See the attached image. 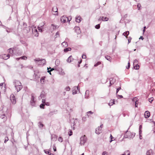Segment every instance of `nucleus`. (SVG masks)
<instances>
[{
	"instance_id": "55",
	"label": "nucleus",
	"mask_w": 155,
	"mask_h": 155,
	"mask_svg": "<svg viewBox=\"0 0 155 155\" xmlns=\"http://www.w3.org/2000/svg\"><path fill=\"white\" fill-rule=\"evenodd\" d=\"M116 95L118 97H119V98H122L123 97V96L121 95H117V94Z\"/></svg>"
},
{
	"instance_id": "1",
	"label": "nucleus",
	"mask_w": 155,
	"mask_h": 155,
	"mask_svg": "<svg viewBox=\"0 0 155 155\" xmlns=\"http://www.w3.org/2000/svg\"><path fill=\"white\" fill-rule=\"evenodd\" d=\"M13 84L17 92H18L22 88V86L20 81L17 80H15L13 81Z\"/></svg>"
},
{
	"instance_id": "38",
	"label": "nucleus",
	"mask_w": 155,
	"mask_h": 155,
	"mask_svg": "<svg viewBox=\"0 0 155 155\" xmlns=\"http://www.w3.org/2000/svg\"><path fill=\"white\" fill-rule=\"evenodd\" d=\"M68 134L69 136H71L72 134V132L71 130H69L68 132Z\"/></svg>"
},
{
	"instance_id": "18",
	"label": "nucleus",
	"mask_w": 155,
	"mask_h": 155,
	"mask_svg": "<svg viewBox=\"0 0 155 155\" xmlns=\"http://www.w3.org/2000/svg\"><path fill=\"white\" fill-rule=\"evenodd\" d=\"M75 31L78 34H79L81 33V31L80 28L78 27H75L74 28Z\"/></svg>"
},
{
	"instance_id": "32",
	"label": "nucleus",
	"mask_w": 155,
	"mask_h": 155,
	"mask_svg": "<svg viewBox=\"0 0 155 155\" xmlns=\"http://www.w3.org/2000/svg\"><path fill=\"white\" fill-rule=\"evenodd\" d=\"M134 68L136 70H138L139 68V66L138 64H136L134 65Z\"/></svg>"
},
{
	"instance_id": "26",
	"label": "nucleus",
	"mask_w": 155,
	"mask_h": 155,
	"mask_svg": "<svg viewBox=\"0 0 155 155\" xmlns=\"http://www.w3.org/2000/svg\"><path fill=\"white\" fill-rule=\"evenodd\" d=\"M105 58L107 60L111 62V58L108 55H106L105 56Z\"/></svg>"
},
{
	"instance_id": "37",
	"label": "nucleus",
	"mask_w": 155,
	"mask_h": 155,
	"mask_svg": "<svg viewBox=\"0 0 155 155\" xmlns=\"http://www.w3.org/2000/svg\"><path fill=\"white\" fill-rule=\"evenodd\" d=\"M3 89V91L5 90V87H3V86H0V93H1V92L2 91V89Z\"/></svg>"
},
{
	"instance_id": "23",
	"label": "nucleus",
	"mask_w": 155,
	"mask_h": 155,
	"mask_svg": "<svg viewBox=\"0 0 155 155\" xmlns=\"http://www.w3.org/2000/svg\"><path fill=\"white\" fill-rule=\"evenodd\" d=\"M45 78V76H43L41 77L40 79V82L41 84H44V83Z\"/></svg>"
},
{
	"instance_id": "63",
	"label": "nucleus",
	"mask_w": 155,
	"mask_h": 155,
	"mask_svg": "<svg viewBox=\"0 0 155 155\" xmlns=\"http://www.w3.org/2000/svg\"><path fill=\"white\" fill-rule=\"evenodd\" d=\"M131 38H130V39L129 38L128 39V43H130V42L131 41Z\"/></svg>"
},
{
	"instance_id": "10",
	"label": "nucleus",
	"mask_w": 155,
	"mask_h": 155,
	"mask_svg": "<svg viewBox=\"0 0 155 155\" xmlns=\"http://www.w3.org/2000/svg\"><path fill=\"white\" fill-rule=\"evenodd\" d=\"M103 124L101 125L100 127H98L96 129L95 133L96 134H99L102 132Z\"/></svg>"
},
{
	"instance_id": "15",
	"label": "nucleus",
	"mask_w": 155,
	"mask_h": 155,
	"mask_svg": "<svg viewBox=\"0 0 155 155\" xmlns=\"http://www.w3.org/2000/svg\"><path fill=\"white\" fill-rule=\"evenodd\" d=\"M46 96V94L45 92L44 91L41 92L40 95L38 97L39 100H41L43 98H44Z\"/></svg>"
},
{
	"instance_id": "40",
	"label": "nucleus",
	"mask_w": 155,
	"mask_h": 155,
	"mask_svg": "<svg viewBox=\"0 0 155 155\" xmlns=\"http://www.w3.org/2000/svg\"><path fill=\"white\" fill-rule=\"evenodd\" d=\"M55 35L56 36V38L59 37L60 36V33L59 31H58L56 34Z\"/></svg>"
},
{
	"instance_id": "4",
	"label": "nucleus",
	"mask_w": 155,
	"mask_h": 155,
	"mask_svg": "<svg viewBox=\"0 0 155 155\" xmlns=\"http://www.w3.org/2000/svg\"><path fill=\"white\" fill-rule=\"evenodd\" d=\"M70 19L69 20V18L63 16L61 18V21L62 22L65 23L67 21H70L71 19V17H69Z\"/></svg>"
},
{
	"instance_id": "51",
	"label": "nucleus",
	"mask_w": 155,
	"mask_h": 155,
	"mask_svg": "<svg viewBox=\"0 0 155 155\" xmlns=\"http://www.w3.org/2000/svg\"><path fill=\"white\" fill-rule=\"evenodd\" d=\"M110 137L111 140L110 141V142H111L113 140L112 139L113 138H114V137H112L111 134L110 135Z\"/></svg>"
},
{
	"instance_id": "9",
	"label": "nucleus",
	"mask_w": 155,
	"mask_h": 155,
	"mask_svg": "<svg viewBox=\"0 0 155 155\" xmlns=\"http://www.w3.org/2000/svg\"><path fill=\"white\" fill-rule=\"evenodd\" d=\"M10 100L12 104H16V100L13 94H12L10 95Z\"/></svg>"
},
{
	"instance_id": "49",
	"label": "nucleus",
	"mask_w": 155,
	"mask_h": 155,
	"mask_svg": "<svg viewBox=\"0 0 155 155\" xmlns=\"http://www.w3.org/2000/svg\"><path fill=\"white\" fill-rule=\"evenodd\" d=\"M121 89V87H119L117 89L116 94H117L119 91Z\"/></svg>"
},
{
	"instance_id": "43",
	"label": "nucleus",
	"mask_w": 155,
	"mask_h": 155,
	"mask_svg": "<svg viewBox=\"0 0 155 155\" xmlns=\"http://www.w3.org/2000/svg\"><path fill=\"white\" fill-rule=\"evenodd\" d=\"M150 102H151L153 100V98L152 97L148 99Z\"/></svg>"
},
{
	"instance_id": "57",
	"label": "nucleus",
	"mask_w": 155,
	"mask_h": 155,
	"mask_svg": "<svg viewBox=\"0 0 155 155\" xmlns=\"http://www.w3.org/2000/svg\"><path fill=\"white\" fill-rule=\"evenodd\" d=\"M18 67L21 69H22L24 67L22 64H20L19 65Z\"/></svg>"
},
{
	"instance_id": "36",
	"label": "nucleus",
	"mask_w": 155,
	"mask_h": 155,
	"mask_svg": "<svg viewBox=\"0 0 155 155\" xmlns=\"http://www.w3.org/2000/svg\"><path fill=\"white\" fill-rule=\"evenodd\" d=\"M130 152L128 150L126 151L124 153L125 155H130Z\"/></svg>"
},
{
	"instance_id": "33",
	"label": "nucleus",
	"mask_w": 155,
	"mask_h": 155,
	"mask_svg": "<svg viewBox=\"0 0 155 155\" xmlns=\"http://www.w3.org/2000/svg\"><path fill=\"white\" fill-rule=\"evenodd\" d=\"M61 45L67 47L68 45L67 43L66 42L64 41L62 42Z\"/></svg>"
},
{
	"instance_id": "24",
	"label": "nucleus",
	"mask_w": 155,
	"mask_h": 155,
	"mask_svg": "<svg viewBox=\"0 0 155 155\" xmlns=\"http://www.w3.org/2000/svg\"><path fill=\"white\" fill-rule=\"evenodd\" d=\"M89 94V91L88 90L86 91V92H85V98L87 99L88 98Z\"/></svg>"
},
{
	"instance_id": "42",
	"label": "nucleus",
	"mask_w": 155,
	"mask_h": 155,
	"mask_svg": "<svg viewBox=\"0 0 155 155\" xmlns=\"http://www.w3.org/2000/svg\"><path fill=\"white\" fill-rule=\"evenodd\" d=\"M95 28L97 29H98L100 28V24H98L96 25L95 26Z\"/></svg>"
},
{
	"instance_id": "52",
	"label": "nucleus",
	"mask_w": 155,
	"mask_h": 155,
	"mask_svg": "<svg viewBox=\"0 0 155 155\" xmlns=\"http://www.w3.org/2000/svg\"><path fill=\"white\" fill-rule=\"evenodd\" d=\"M82 58L83 59H85L86 58V56L85 55H82Z\"/></svg>"
},
{
	"instance_id": "13",
	"label": "nucleus",
	"mask_w": 155,
	"mask_h": 155,
	"mask_svg": "<svg viewBox=\"0 0 155 155\" xmlns=\"http://www.w3.org/2000/svg\"><path fill=\"white\" fill-rule=\"evenodd\" d=\"M0 57L4 59L5 60H7L9 58V55L8 54V55H6L5 54H3L2 55H1L0 56Z\"/></svg>"
},
{
	"instance_id": "61",
	"label": "nucleus",
	"mask_w": 155,
	"mask_h": 155,
	"mask_svg": "<svg viewBox=\"0 0 155 155\" xmlns=\"http://www.w3.org/2000/svg\"><path fill=\"white\" fill-rule=\"evenodd\" d=\"M45 100L44 99H42V102L43 103V104H44V103H45Z\"/></svg>"
},
{
	"instance_id": "25",
	"label": "nucleus",
	"mask_w": 155,
	"mask_h": 155,
	"mask_svg": "<svg viewBox=\"0 0 155 155\" xmlns=\"http://www.w3.org/2000/svg\"><path fill=\"white\" fill-rule=\"evenodd\" d=\"M129 34V32L128 31H127L126 32H124L123 35L125 36L126 38H127V36Z\"/></svg>"
},
{
	"instance_id": "31",
	"label": "nucleus",
	"mask_w": 155,
	"mask_h": 155,
	"mask_svg": "<svg viewBox=\"0 0 155 155\" xmlns=\"http://www.w3.org/2000/svg\"><path fill=\"white\" fill-rule=\"evenodd\" d=\"M93 114V112H92L91 111H88L87 112V115L89 117L90 116V114Z\"/></svg>"
},
{
	"instance_id": "20",
	"label": "nucleus",
	"mask_w": 155,
	"mask_h": 155,
	"mask_svg": "<svg viewBox=\"0 0 155 155\" xmlns=\"http://www.w3.org/2000/svg\"><path fill=\"white\" fill-rule=\"evenodd\" d=\"M74 59L73 58L71 55L70 56L69 58L67 59V61L68 63H70L71 62L73 61Z\"/></svg>"
},
{
	"instance_id": "7",
	"label": "nucleus",
	"mask_w": 155,
	"mask_h": 155,
	"mask_svg": "<svg viewBox=\"0 0 155 155\" xmlns=\"http://www.w3.org/2000/svg\"><path fill=\"white\" fill-rule=\"evenodd\" d=\"M35 100L34 94H31V98L30 101L31 105L32 106H35Z\"/></svg>"
},
{
	"instance_id": "11",
	"label": "nucleus",
	"mask_w": 155,
	"mask_h": 155,
	"mask_svg": "<svg viewBox=\"0 0 155 155\" xmlns=\"http://www.w3.org/2000/svg\"><path fill=\"white\" fill-rule=\"evenodd\" d=\"M59 28V26L57 25H54V24H52L50 27V29L51 31L52 32L54 30Z\"/></svg>"
},
{
	"instance_id": "35",
	"label": "nucleus",
	"mask_w": 155,
	"mask_h": 155,
	"mask_svg": "<svg viewBox=\"0 0 155 155\" xmlns=\"http://www.w3.org/2000/svg\"><path fill=\"white\" fill-rule=\"evenodd\" d=\"M71 50V48H66L64 49V52H67L68 51H70Z\"/></svg>"
},
{
	"instance_id": "29",
	"label": "nucleus",
	"mask_w": 155,
	"mask_h": 155,
	"mask_svg": "<svg viewBox=\"0 0 155 155\" xmlns=\"http://www.w3.org/2000/svg\"><path fill=\"white\" fill-rule=\"evenodd\" d=\"M52 11L54 12H57L58 9L57 7L56 6L52 8Z\"/></svg>"
},
{
	"instance_id": "22",
	"label": "nucleus",
	"mask_w": 155,
	"mask_h": 155,
	"mask_svg": "<svg viewBox=\"0 0 155 155\" xmlns=\"http://www.w3.org/2000/svg\"><path fill=\"white\" fill-rule=\"evenodd\" d=\"M146 155H153L152 150H150L147 151Z\"/></svg>"
},
{
	"instance_id": "16",
	"label": "nucleus",
	"mask_w": 155,
	"mask_h": 155,
	"mask_svg": "<svg viewBox=\"0 0 155 155\" xmlns=\"http://www.w3.org/2000/svg\"><path fill=\"white\" fill-rule=\"evenodd\" d=\"M115 81H116L115 79L113 78H110V86L111 85L114 84V83L115 82Z\"/></svg>"
},
{
	"instance_id": "28",
	"label": "nucleus",
	"mask_w": 155,
	"mask_h": 155,
	"mask_svg": "<svg viewBox=\"0 0 155 155\" xmlns=\"http://www.w3.org/2000/svg\"><path fill=\"white\" fill-rule=\"evenodd\" d=\"M114 101L113 100H111L109 103V105L110 106H111L114 104Z\"/></svg>"
},
{
	"instance_id": "34",
	"label": "nucleus",
	"mask_w": 155,
	"mask_h": 155,
	"mask_svg": "<svg viewBox=\"0 0 155 155\" xmlns=\"http://www.w3.org/2000/svg\"><path fill=\"white\" fill-rule=\"evenodd\" d=\"M8 50V52L11 54H12V55L13 53V50L12 48H10Z\"/></svg>"
},
{
	"instance_id": "3",
	"label": "nucleus",
	"mask_w": 155,
	"mask_h": 155,
	"mask_svg": "<svg viewBox=\"0 0 155 155\" xmlns=\"http://www.w3.org/2000/svg\"><path fill=\"white\" fill-rule=\"evenodd\" d=\"M45 24V22H43L40 23L38 25V29L40 32H42L45 30L44 27V25Z\"/></svg>"
},
{
	"instance_id": "17",
	"label": "nucleus",
	"mask_w": 155,
	"mask_h": 155,
	"mask_svg": "<svg viewBox=\"0 0 155 155\" xmlns=\"http://www.w3.org/2000/svg\"><path fill=\"white\" fill-rule=\"evenodd\" d=\"M108 18L107 17L102 16L100 17V18L98 20H101L103 21H107L108 20Z\"/></svg>"
},
{
	"instance_id": "27",
	"label": "nucleus",
	"mask_w": 155,
	"mask_h": 155,
	"mask_svg": "<svg viewBox=\"0 0 155 155\" xmlns=\"http://www.w3.org/2000/svg\"><path fill=\"white\" fill-rule=\"evenodd\" d=\"M38 125L39 127L40 128H42L43 126V124L41 122H39L38 123Z\"/></svg>"
},
{
	"instance_id": "46",
	"label": "nucleus",
	"mask_w": 155,
	"mask_h": 155,
	"mask_svg": "<svg viewBox=\"0 0 155 155\" xmlns=\"http://www.w3.org/2000/svg\"><path fill=\"white\" fill-rule=\"evenodd\" d=\"M65 90H66V91H70V89L69 87L68 86L66 87L65 88Z\"/></svg>"
},
{
	"instance_id": "21",
	"label": "nucleus",
	"mask_w": 155,
	"mask_h": 155,
	"mask_svg": "<svg viewBox=\"0 0 155 155\" xmlns=\"http://www.w3.org/2000/svg\"><path fill=\"white\" fill-rule=\"evenodd\" d=\"M75 19L76 22L78 23H80L81 21V19H82L80 16L76 17Z\"/></svg>"
},
{
	"instance_id": "30",
	"label": "nucleus",
	"mask_w": 155,
	"mask_h": 155,
	"mask_svg": "<svg viewBox=\"0 0 155 155\" xmlns=\"http://www.w3.org/2000/svg\"><path fill=\"white\" fill-rule=\"evenodd\" d=\"M138 99L137 97H134L132 99V101L134 103L136 102H137L138 101Z\"/></svg>"
},
{
	"instance_id": "6",
	"label": "nucleus",
	"mask_w": 155,
	"mask_h": 155,
	"mask_svg": "<svg viewBox=\"0 0 155 155\" xmlns=\"http://www.w3.org/2000/svg\"><path fill=\"white\" fill-rule=\"evenodd\" d=\"M32 32L35 36L37 37L38 36L39 34L38 33V31L37 30L36 27L33 26L32 27Z\"/></svg>"
},
{
	"instance_id": "19",
	"label": "nucleus",
	"mask_w": 155,
	"mask_h": 155,
	"mask_svg": "<svg viewBox=\"0 0 155 155\" xmlns=\"http://www.w3.org/2000/svg\"><path fill=\"white\" fill-rule=\"evenodd\" d=\"M150 112L148 111H146L144 113V117L146 118H147L150 117Z\"/></svg>"
},
{
	"instance_id": "64",
	"label": "nucleus",
	"mask_w": 155,
	"mask_h": 155,
	"mask_svg": "<svg viewBox=\"0 0 155 155\" xmlns=\"http://www.w3.org/2000/svg\"><path fill=\"white\" fill-rule=\"evenodd\" d=\"M138 103L137 102L135 103V107H137Z\"/></svg>"
},
{
	"instance_id": "59",
	"label": "nucleus",
	"mask_w": 155,
	"mask_h": 155,
	"mask_svg": "<svg viewBox=\"0 0 155 155\" xmlns=\"http://www.w3.org/2000/svg\"><path fill=\"white\" fill-rule=\"evenodd\" d=\"M107 154V152H106V151H104L102 154V155H105L106 154Z\"/></svg>"
},
{
	"instance_id": "41",
	"label": "nucleus",
	"mask_w": 155,
	"mask_h": 155,
	"mask_svg": "<svg viewBox=\"0 0 155 155\" xmlns=\"http://www.w3.org/2000/svg\"><path fill=\"white\" fill-rule=\"evenodd\" d=\"M58 140L60 142H62L63 141V139L61 137H60L58 139Z\"/></svg>"
},
{
	"instance_id": "54",
	"label": "nucleus",
	"mask_w": 155,
	"mask_h": 155,
	"mask_svg": "<svg viewBox=\"0 0 155 155\" xmlns=\"http://www.w3.org/2000/svg\"><path fill=\"white\" fill-rule=\"evenodd\" d=\"M130 62H128V66H127V67H126V68L127 69H129L130 67Z\"/></svg>"
},
{
	"instance_id": "47",
	"label": "nucleus",
	"mask_w": 155,
	"mask_h": 155,
	"mask_svg": "<svg viewBox=\"0 0 155 155\" xmlns=\"http://www.w3.org/2000/svg\"><path fill=\"white\" fill-rule=\"evenodd\" d=\"M45 153L46 154H49V150H44Z\"/></svg>"
},
{
	"instance_id": "14",
	"label": "nucleus",
	"mask_w": 155,
	"mask_h": 155,
	"mask_svg": "<svg viewBox=\"0 0 155 155\" xmlns=\"http://www.w3.org/2000/svg\"><path fill=\"white\" fill-rule=\"evenodd\" d=\"M0 118L3 119L4 121H5L7 119V117L4 113L2 114H0Z\"/></svg>"
},
{
	"instance_id": "8",
	"label": "nucleus",
	"mask_w": 155,
	"mask_h": 155,
	"mask_svg": "<svg viewBox=\"0 0 155 155\" xmlns=\"http://www.w3.org/2000/svg\"><path fill=\"white\" fill-rule=\"evenodd\" d=\"M87 140V139L86 136L84 135V136H82L80 138V143L81 144L84 145V143L86 142Z\"/></svg>"
},
{
	"instance_id": "44",
	"label": "nucleus",
	"mask_w": 155,
	"mask_h": 155,
	"mask_svg": "<svg viewBox=\"0 0 155 155\" xmlns=\"http://www.w3.org/2000/svg\"><path fill=\"white\" fill-rule=\"evenodd\" d=\"M137 63H138V61L136 59L135 60H134V65L135 64H138Z\"/></svg>"
},
{
	"instance_id": "53",
	"label": "nucleus",
	"mask_w": 155,
	"mask_h": 155,
	"mask_svg": "<svg viewBox=\"0 0 155 155\" xmlns=\"http://www.w3.org/2000/svg\"><path fill=\"white\" fill-rule=\"evenodd\" d=\"M54 114V112H51L48 114V115L49 116H51V115H53Z\"/></svg>"
},
{
	"instance_id": "48",
	"label": "nucleus",
	"mask_w": 155,
	"mask_h": 155,
	"mask_svg": "<svg viewBox=\"0 0 155 155\" xmlns=\"http://www.w3.org/2000/svg\"><path fill=\"white\" fill-rule=\"evenodd\" d=\"M8 139L7 137H5V139L4 141V143H5L8 140Z\"/></svg>"
},
{
	"instance_id": "12",
	"label": "nucleus",
	"mask_w": 155,
	"mask_h": 155,
	"mask_svg": "<svg viewBox=\"0 0 155 155\" xmlns=\"http://www.w3.org/2000/svg\"><path fill=\"white\" fill-rule=\"evenodd\" d=\"M78 90L79 92H80V88L79 86L77 87H74V89L73 91L72 94L73 95L77 93L78 91L76 90Z\"/></svg>"
},
{
	"instance_id": "60",
	"label": "nucleus",
	"mask_w": 155,
	"mask_h": 155,
	"mask_svg": "<svg viewBox=\"0 0 155 155\" xmlns=\"http://www.w3.org/2000/svg\"><path fill=\"white\" fill-rule=\"evenodd\" d=\"M48 69H49V68H47V70H48V73H49L50 74H51V71H50V70H48Z\"/></svg>"
},
{
	"instance_id": "58",
	"label": "nucleus",
	"mask_w": 155,
	"mask_h": 155,
	"mask_svg": "<svg viewBox=\"0 0 155 155\" xmlns=\"http://www.w3.org/2000/svg\"><path fill=\"white\" fill-rule=\"evenodd\" d=\"M82 120L83 121H85L86 120V118L84 117H83L82 118Z\"/></svg>"
},
{
	"instance_id": "2",
	"label": "nucleus",
	"mask_w": 155,
	"mask_h": 155,
	"mask_svg": "<svg viewBox=\"0 0 155 155\" xmlns=\"http://www.w3.org/2000/svg\"><path fill=\"white\" fill-rule=\"evenodd\" d=\"M34 61L37 62L38 64L39 65H44L46 64V61L44 59H40L39 58H37L35 59Z\"/></svg>"
},
{
	"instance_id": "39",
	"label": "nucleus",
	"mask_w": 155,
	"mask_h": 155,
	"mask_svg": "<svg viewBox=\"0 0 155 155\" xmlns=\"http://www.w3.org/2000/svg\"><path fill=\"white\" fill-rule=\"evenodd\" d=\"M44 106L45 104H41L40 106V108L42 109H44Z\"/></svg>"
},
{
	"instance_id": "56",
	"label": "nucleus",
	"mask_w": 155,
	"mask_h": 155,
	"mask_svg": "<svg viewBox=\"0 0 155 155\" xmlns=\"http://www.w3.org/2000/svg\"><path fill=\"white\" fill-rule=\"evenodd\" d=\"M141 5L140 4H138L137 5V7L138 8V9H140V8L141 7Z\"/></svg>"
},
{
	"instance_id": "62",
	"label": "nucleus",
	"mask_w": 155,
	"mask_h": 155,
	"mask_svg": "<svg viewBox=\"0 0 155 155\" xmlns=\"http://www.w3.org/2000/svg\"><path fill=\"white\" fill-rule=\"evenodd\" d=\"M53 150L54 151H56V148L54 146L53 147Z\"/></svg>"
},
{
	"instance_id": "50",
	"label": "nucleus",
	"mask_w": 155,
	"mask_h": 155,
	"mask_svg": "<svg viewBox=\"0 0 155 155\" xmlns=\"http://www.w3.org/2000/svg\"><path fill=\"white\" fill-rule=\"evenodd\" d=\"M21 59H23L24 60H26L27 58V57L25 56H22L21 57Z\"/></svg>"
},
{
	"instance_id": "5",
	"label": "nucleus",
	"mask_w": 155,
	"mask_h": 155,
	"mask_svg": "<svg viewBox=\"0 0 155 155\" xmlns=\"http://www.w3.org/2000/svg\"><path fill=\"white\" fill-rule=\"evenodd\" d=\"M127 135L125 136V138H128L129 139L133 138H134L135 135V133H131L128 132Z\"/></svg>"
},
{
	"instance_id": "45",
	"label": "nucleus",
	"mask_w": 155,
	"mask_h": 155,
	"mask_svg": "<svg viewBox=\"0 0 155 155\" xmlns=\"http://www.w3.org/2000/svg\"><path fill=\"white\" fill-rule=\"evenodd\" d=\"M101 64V63L100 62H98L97 63L95 64L94 65V66L95 67H96L98 65L100 64Z\"/></svg>"
}]
</instances>
